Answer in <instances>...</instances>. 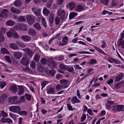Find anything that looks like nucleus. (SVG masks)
Instances as JSON below:
<instances>
[{
	"mask_svg": "<svg viewBox=\"0 0 124 124\" xmlns=\"http://www.w3.org/2000/svg\"><path fill=\"white\" fill-rule=\"evenodd\" d=\"M19 90L18 92V94L19 95H22L24 93V87L22 85H18Z\"/></svg>",
	"mask_w": 124,
	"mask_h": 124,
	"instance_id": "13",
	"label": "nucleus"
},
{
	"mask_svg": "<svg viewBox=\"0 0 124 124\" xmlns=\"http://www.w3.org/2000/svg\"><path fill=\"white\" fill-rule=\"evenodd\" d=\"M6 24L8 26H13L15 24V22L12 20H9L7 21L6 23Z\"/></svg>",
	"mask_w": 124,
	"mask_h": 124,
	"instance_id": "25",
	"label": "nucleus"
},
{
	"mask_svg": "<svg viewBox=\"0 0 124 124\" xmlns=\"http://www.w3.org/2000/svg\"><path fill=\"white\" fill-rule=\"evenodd\" d=\"M14 57L16 59H19L22 56V53L19 52H16L14 53Z\"/></svg>",
	"mask_w": 124,
	"mask_h": 124,
	"instance_id": "16",
	"label": "nucleus"
},
{
	"mask_svg": "<svg viewBox=\"0 0 124 124\" xmlns=\"http://www.w3.org/2000/svg\"><path fill=\"white\" fill-rule=\"evenodd\" d=\"M93 47L98 52L101 54L105 55H107V54L103 51L101 49L98 48V47L95 46H94Z\"/></svg>",
	"mask_w": 124,
	"mask_h": 124,
	"instance_id": "29",
	"label": "nucleus"
},
{
	"mask_svg": "<svg viewBox=\"0 0 124 124\" xmlns=\"http://www.w3.org/2000/svg\"><path fill=\"white\" fill-rule=\"evenodd\" d=\"M26 54L30 57L31 58L33 56V54L32 51L29 48H26L23 49Z\"/></svg>",
	"mask_w": 124,
	"mask_h": 124,
	"instance_id": "7",
	"label": "nucleus"
},
{
	"mask_svg": "<svg viewBox=\"0 0 124 124\" xmlns=\"http://www.w3.org/2000/svg\"><path fill=\"white\" fill-rule=\"evenodd\" d=\"M42 24L43 25L44 27L46 28L47 26L46 23L45 21L44 18H42L41 21Z\"/></svg>",
	"mask_w": 124,
	"mask_h": 124,
	"instance_id": "38",
	"label": "nucleus"
},
{
	"mask_svg": "<svg viewBox=\"0 0 124 124\" xmlns=\"http://www.w3.org/2000/svg\"><path fill=\"white\" fill-rule=\"evenodd\" d=\"M5 59L8 62H11L10 58L8 56H5Z\"/></svg>",
	"mask_w": 124,
	"mask_h": 124,
	"instance_id": "60",
	"label": "nucleus"
},
{
	"mask_svg": "<svg viewBox=\"0 0 124 124\" xmlns=\"http://www.w3.org/2000/svg\"><path fill=\"white\" fill-rule=\"evenodd\" d=\"M35 16L32 15L28 14L26 16L27 22L30 25H32L35 21Z\"/></svg>",
	"mask_w": 124,
	"mask_h": 124,
	"instance_id": "3",
	"label": "nucleus"
},
{
	"mask_svg": "<svg viewBox=\"0 0 124 124\" xmlns=\"http://www.w3.org/2000/svg\"><path fill=\"white\" fill-rule=\"evenodd\" d=\"M9 110L13 113H18L21 109L19 106H14L10 107L8 108Z\"/></svg>",
	"mask_w": 124,
	"mask_h": 124,
	"instance_id": "4",
	"label": "nucleus"
},
{
	"mask_svg": "<svg viewBox=\"0 0 124 124\" xmlns=\"http://www.w3.org/2000/svg\"><path fill=\"white\" fill-rule=\"evenodd\" d=\"M65 12L64 10H62L61 9H59L57 12V14L59 17H60L62 20H64L65 18Z\"/></svg>",
	"mask_w": 124,
	"mask_h": 124,
	"instance_id": "6",
	"label": "nucleus"
},
{
	"mask_svg": "<svg viewBox=\"0 0 124 124\" xmlns=\"http://www.w3.org/2000/svg\"><path fill=\"white\" fill-rule=\"evenodd\" d=\"M1 53L4 54H9V53L8 51L6 48L2 47L1 49Z\"/></svg>",
	"mask_w": 124,
	"mask_h": 124,
	"instance_id": "27",
	"label": "nucleus"
},
{
	"mask_svg": "<svg viewBox=\"0 0 124 124\" xmlns=\"http://www.w3.org/2000/svg\"><path fill=\"white\" fill-rule=\"evenodd\" d=\"M18 114L21 115L23 116H26L28 114L27 112L26 111L24 110L21 111V110L18 112Z\"/></svg>",
	"mask_w": 124,
	"mask_h": 124,
	"instance_id": "34",
	"label": "nucleus"
},
{
	"mask_svg": "<svg viewBox=\"0 0 124 124\" xmlns=\"http://www.w3.org/2000/svg\"><path fill=\"white\" fill-rule=\"evenodd\" d=\"M32 10L35 15L37 16H39L40 15L41 10L38 9L37 8H32Z\"/></svg>",
	"mask_w": 124,
	"mask_h": 124,
	"instance_id": "11",
	"label": "nucleus"
},
{
	"mask_svg": "<svg viewBox=\"0 0 124 124\" xmlns=\"http://www.w3.org/2000/svg\"><path fill=\"white\" fill-rule=\"evenodd\" d=\"M123 74L121 73L120 74L118 75L115 78V81L116 82H117L121 80L123 77Z\"/></svg>",
	"mask_w": 124,
	"mask_h": 124,
	"instance_id": "20",
	"label": "nucleus"
},
{
	"mask_svg": "<svg viewBox=\"0 0 124 124\" xmlns=\"http://www.w3.org/2000/svg\"><path fill=\"white\" fill-rule=\"evenodd\" d=\"M22 2L20 0H16L13 3V5L17 7L20 6L22 4Z\"/></svg>",
	"mask_w": 124,
	"mask_h": 124,
	"instance_id": "28",
	"label": "nucleus"
},
{
	"mask_svg": "<svg viewBox=\"0 0 124 124\" xmlns=\"http://www.w3.org/2000/svg\"><path fill=\"white\" fill-rule=\"evenodd\" d=\"M1 114L3 117H6L8 116V114L3 111H1Z\"/></svg>",
	"mask_w": 124,
	"mask_h": 124,
	"instance_id": "56",
	"label": "nucleus"
},
{
	"mask_svg": "<svg viewBox=\"0 0 124 124\" xmlns=\"http://www.w3.org/2000/svg\"><path fill=\"white\" fill-rule=\"evenodd\" d=\"M62 88H63V86L60 84H59L56 85V89L58 90H60Z\"/></svg>",
	"mask_w": 124,
	"mask_h": 124,
	"instance_id": "54",
	"label": "nucleus"
},
{
	"mask_svg": "<svg viewBox=\"0 0 124 124\" xmlns=\"http://www.w3.org/2000/svg\"><path fill=\"white\" fill-rule=\"evenodd\" d=\"M76 6V4L73 2L69 3L66 6L70 10L73 9Z\"/></svg>",
	"mask_w": 124,
	"mask_h": 124,
	"instance_id": "15",
	"label": "nucleus"
},
{
	"mask_svg": "<svg viewBox=\"0 0 124 124\" xmlns=\"http://www.w3.org/2000/svg\"><path fill=\"white\" fill-rule=\"evenodd\" d=\"M23 70L24 72H30L31 70L29 68V67H28L27 66H26V67L25 68H23Z\"/></svg>",
	"mask_w": 124,
	"mask_h": 124,
	"instance_id": "53",
	"label": "nucleus"
},
{
	"mask_svg": "<svg viewBox=\"0 0 124 124\" xmlns=\"http://www.w3.org/2000/svg\"><path fill=\"white\" fill-rule=\"evenodd\" d=\"M84 9V7L81 5H78L77 7L76 10L78 12H80Z\"/></svg>",
	"mask_w": 124,
	"mask_h": 124,
	"instance_id": "31",
	"label": "nucleus"
},
{
	"mask_svg": "<svg viewBox=\"0 0 124 124\" xmlns=\"http://www.w3.org/2000/svg\"><path fill=\"white\" fill-rule=\"evenodd\" d=\"M48 66L51 69H54L57 65L55 61L53 59H49L47 61Z\"/></svg>",
	"mask_w": 124,
	"mask_h": 124,
	"instance_id": "5",
	"label": "nucleus"
},
{
	"mask_svg": "<svg viewBox=\"0 0 124 124\" xmlns=\"http://www.w3.org/2000/svg\"><path fill=\"white\" fill-rule=\"evenodd\" d=\"M9 90L12 93H16L18 90L17 86L16 85H14L11 86L9 88Z\"/></svg>",
	"mask_w": 124,
	"mask_h": 124,
	"instance_id": "14",
	"label": "nucleus"
},
{
	"mask_svg": "<svg viewBox=\"0 0 124 124\" xmlns=\"http://www.w3.org/2000/svg\"><path fill=\"white\" fill-rule=\"evenodd\" d=\"M25 96L26 99L28 101L31 100L32 95L27 93H26L25 94Z\"/></svg>",
	"mask_w": 124,
	"mask_h": 124,
	"instance_id": "32",
	"label": "nucleus"
},
{
	"mask_svg": "<svg viewBox=\"0 0 124 124\" xmlns=\"http://www.w3.org/2000/svg\"><path fill=\"white\" fill-rule=\"evenodd\" d=\"M86 116L85 114H83L82 116L81 122H83L86 119Z\"/></svg>",
	"mask_w": 124,
	"mask_h": 124,
	"instance_id": "55",
	"label": "nucleus"
},
{
	"mask_svg": "<svg viewBox=\"0 0 124 124\" xmlns=\"http://www.w3.org/2000/svg\"><path fill=\"white\" fill-rule=\"evenodd\" d=\"M36 33L35 31L33 29H30L28 31V34L29 35L34 36L36 35Z\"/></svg>",
	"mask_w": 124,
	"mask_h": 124,
	"instance_id": "23",
	"label": "nucleus"
},
{
	"mask_svg": "<svg viewBox=\"0 0 124 124\" xmlns=\"http://www.w3.org/2000/svg\"><path fill=\"white\" fill-rule=\"evenodd\" d=\"M7 84V82L5 81L0 82V87L1 89L3 88Z\"/></svg>",
	"mask_w": 124,
	"mask_h": 124,
	"instance_id": "35",
	"label": "nucleus"
},
{
	"mask_svg": "<svg viewBox=\"0 0 124 124\" xmlns=\"http://www.w3.org/2000/svg\"><path fill=\"white\" fill-rule=\"evenodd\" d=\"M49 82L48 81H45L41 83L42 86L41 90L45 86L46 84H48Z\"/></svg>",
	"mask_w": 124,
	"mask_h": 124,
	"instance_id": "46",
	"label": "nucleus"
},
{
	"mask_svg": "<svg viewBox=\"0 0 124 124\" xmlns=\"http://www.w3.org/2000/svg\"><path fill=\"white\" fill-rule=\"evenodd\" d=\"M66 70L69 72H74V69L71 66L69 67L67 66Z\"/></svg>",
	"mask_w": 124,
	"mask_h": 124,
	"instance_id": "37",
	"label": "nucleus"
},
{
	"mask_svg": "<svg viewBox=\"0 0 124 124\" xmlns=\"http://www.w3.org/2000/svg\"><path fill=\"white\" fill-rule=\"evenodd\" d=\"M15 29L18 31H27V26L25 24H20L14 27Z\"/></svg>",
	"mask_w": 124,
	"mask_h": 124,
	"instance_id": "2",
	"label": "nucleus"
},
{
	"mask_svg": "<svg viewBox=\"0 0 124 124\" xmlns=\"http://www.w3.org/2000/svg\"><path fill=\"white\" fill-rule=\"evenodd\" d=\"M36 63L33 61L31 62L30 63V66L32 69H34L35 68Z\"/></svg>",
	"mask_w": 124,
	"mask_h": 124,
	"instance_id": "49",
	"label": "nucleus"
},
{
	"mask_svg": "<svg viewBox=\"0 0 124 124\" xmlns=\"http://www.w3.org/2000/svg\"><path fill=\"white\" fill-rule=\"evenodd\" d=\"M34 28L36 30L39 31L41 30V27L40 24L38 23H36L33 25Z\"/></svg>",
	"mask_w": 124,
	"mask_h": 124,
	"instance_id": "19",
	"label": "nucleus"
},
{
	"mask_svg": "<svg viewBox=\"0 0 124 124\" xmlns=\"http://www.w3.org/2000/svg\"><path fill=\"white\" fill-rule=\"evenodd\" d=\"M40 57L39 55L36 54L34 56V60L36 62H38L39 61Z\"/></svg>",
	"mask_w": 124,
	"mask_h": 124,
	"instance_id": "36",
	"label": "nucleus"
},
{
	"mask_svg": "<svg viewBox=\"0 0 124 124\" xmlns=\"http://www.w3.org/2000/svg\"><path fill=\"white\" fill-rule=\"evenodd\" d=\"M61 34L60 33L57 34L55 36V38L58 39H61L62 38V37L60 36V35Z\"/></svg>",
	"mask_w": 124,
	"mask_h": 124,
	"instance_id": "61",
	"label": "nucleus"
},
{
	"mask_svg": "<svg viewBox=\"0 0 124 124\" xmlns=\"http://www.w3.org/2000/svg\"><path fill=\"white\" fill-rule=\"evenodd\" d=\"M18 20L20 22L25 21L26 20V18L25 16H20L18 17Z\"/></svg>",
	"mask_w": 124,
	"mask_h": 124,
	"instance_id": "33",
	"label": "nucleus"
},
{
	"mask_svg": "<svg viewBox=\"0 0 124 124\" xmlns=\"http://www.w3.org/2000/svg\"><path fill=\"white\" fill-rule=\"evenodd\" d=\"M118 2L116 0H112L111 5L112 7L115 6L117 4Z\"/></svg>",
	"mask_w": 124,
	"mask_h": 124,
	"instance_id": "50",
	"label": "nucleus"
},
{
	"mask_svg": "<svg viewBox=\"0 0 124 124\" xmlns=\"http://www.w3.org/2000/svg\"><path fill=\"white\" fill-rule=\"evenodd\" d=\"M47 74L48 76H50L51 77H54V76L56 72L54 70H46Z\"/></svg>",
	"mask_w": 124,
	"mask_h": 124,
	"instance_id": "12",
	"label": "nucleus"
},
{
	"mask_svg": "<svg viewBox=\"0 0 124 124\" xmlns=\"http://www.w3.org/2000/svg\"><path fill=\"white\" fill-rule=\"evenodd\" d=\"M47 93L48 94L50 93L53 94L55 93V88L52 87H50L47 90Z\"/></svg>",
	"mask_w": 124,
	"mask_h": 124,
	"instance_id": "18",
	"label": "nucleus"
},
{
	"mask_svg": "<svg viewBox=\"0 0 124 124\" xmlns=\"http://www.w3.org/2000/svg\"><path fill=\"white\" fill-rule=\"evenodd\" d=\"M21 39L25 42H28L30 41L31 38L27 35H22L21 37Z\"/></svg>",
	"mask_w": 124,
	"mask_h": 124,
	"instance_id": "17",
	"label": "nucleus"
},
{
	"mask_svg": "<svg viewBox=\"0 0 124 124\" xmlns=\"http://www.w3.org/2000/svg\"><path fill=\"white\" fill-rule=\"evenodd\" d=\"M78 14L75 12H72L70 14L69 17L70 19H72L74 17L77 16Z\"/></svg>",
	"mask_w": 124,
	"mask_h": 124,
	"instance_id": "30",
	"label": "nucleus"
},
{
	"mask_svg": "<svg viewBox=\"0 0 124 124\" xmlns=\"http://www.w3.org/2000/svg\"><path fill=\"white\" fill-rule=\"evenodd\" d=\"M5 40L4 36L2 33L0 32V42H3Z\"/></svg>",
	"mask_w": 124,
	"mask_h": 124,
	"instance_id": "52",
	"label": "nucleus"
},
{
	"mask_svg": "<svg viewBox=\"0 0 124 124\" xmlns=\"http://www.w3.org/2000/svg\"><path fill=\"white\" fill-rule=\"evenodd\" d=\"M40 62L43 65H45L47 62V61L46 60L45 58H42L41 59Z\"/></svg>",
	"mask_w": 124,
	"mask_h": 124,
	"instance_id": "45",
	"label": "nucleus"
},
{
	"mask_svg": "<svg viewBox=\"0 0 124 124\" xmlns=\"http://www.w3.org/2000/svg\"><path fill=\"white\" fill-rule=\"evenodd\" d=\"M14 31H8L7 32V35L8 37L11 38L13 36Z\"/></svg>",
	"mask_w": 124,
	"mask_h": 124,
	"instance_id": "42",
	"label": "nucleus"
},
{
	"mask_svg": "<svg viewBox=\"0 0 124 124\" xmlns=\"http://www.w3.org/2000/svg\"><path fill=\"white\" fill-rule=\"evenodd\" d=\"M11 10L13 13L15 14H18L20 12V10L15 8L13 7H12L11 8Z\"/></svg>",
	"mask_w": 124,
	"mask_h": 124,
	"instance_id": "26",
	"label": "nucleus"
},
{
	"mask_svg": "<svg viewBox=\"0 0 124 124\" xmlns=\"http://www.w3.org/2000/svg\"><path fill=\"white\" fill-rule=\"evenodd\" d=\"M111 60L116 64H120L121 62L117 60L114 58H111Z\"/></svg>",
	"mask_w": 124,
	"mask_h": 124,
	"instance_id": "57",
	"label": "nucleus"
},
{
	"mask_svg": "<svg viewBox=\"0 0 124 124\" xmlns=\"http://www.w3.org/2000/svg\"><path fill=\"white\" fill-rule=\"evenodd\" d=\"M97 62V61L95 59H92L89 62V64L91 65H94Z\"/></svg>",
	"mask_w": 124,
	"mask_h": 124,
	"instance_id": "47",
	"label": "nucleus"
},
{
	"mask_svg": "<svg viewBox=\"0 0 124 124\" xmlns=\"http://www.w3.org/2000/svg\"><path fill=\"white\" fill-rule=\"evenodd\" d=\"M87 112L90 116H92L94 115L92 112V110L91 109H88L87 110Z\"/></svg>",
	"mask_w": 124,
	"mask_h": 124,
	"instance_id": "59",
	"label": "nucleus"
},
{
	"mask_svg": "<svg viewBox=\"0 0 124 124\" xmlns=\"http://www.w3.org/2000/svg\"><path fill=\"white\" fill-rule=\"evenodd\" d=\"M29 61L30 59H28L27 58L23 57L22 59L20 62L22 64L27 66L29 63Z\"/></svg>",
	"mask_w": 124,
	"mask_h": 124,
	"instance_id": "8",
	"label": "nucleus"
},
{
	"mask_svg": "<svg viewBox=\"0 0 124 124\" xmlns=\"http://www.w3.org/2000/svg\"><path fill=\"white\" fill-rule=\"evenodd\" d=\"M100 1L102 4L107 6L109 3V0H100Z\"/></svg>",
	"mask_w": 124,
	"mask_h": 124,
	"instance_id": "44",
	"label": "nucleus"
},
{
	"mask_svg": "<svg viewBox=\"0 0 124 124\" xmlns=\"http://www.w3.org/2000/svg\"><path fill=\"white\" fill-rule=\"evenodd\" d=\"M101 43L102 44L101 46V47L102 48L105 47V46L106 44V43L104 40H103L101 41Z\"/></svg>",
	"mask_w": 124,
	"mask_h": 124,
	"instance_id": "63",
	"label": "nucleus"
},
{
	"mask_svg": "<svg viewBox=\"0 0 124 124\" xmlns=\"http://www.w3.org/2000/svg\"><path fill=\"white\" fill-rule=\"evenodd\" d=\"M9 47L10 48L12 49L16 50L18 49V47L16 46L15 43H11L9 44Z\"/></svg>",
	"mask_w": 124,
	"mask_h": 124,
	"instance_id": "24",
	"label": "nucleus"
},
{
	"mask_svg": "<svg viewBox=\"0 0 124 124\" xmlns=\"http://www.w3.org/2000/svg\"><path fill=\"white\" fill-rule=\"evenodd\" d=\"M124 106L122 105H118L116 107V109L118 112H120L122 110Z\"/></svg>",
	"mask_w": 124,
	"mask_h": 124,
	"instance_id": "39",
	"label": "nucleus"
},
{
	"mask_svg": "<svg viewBox=\"0 0 124 124\" xmlns=\"http://www.w3.org/2000/svg\"><path fill=\"white\" fill-rule=\"evenodd\" d=\"M49 11L46 9V8H45L43 9V13L45 16H48L49 13Z\"/></svg>",
	"mask_w": 124,
	"mask_h": 124,
	"instance_id": "40",
	"label": "nucleus"
},
{
	"mask_svg": "<svg viewBox=\"0 0 124 124\" xmlns=\"http://www.w3.org/2000/svg\"><path fill=\"white\" fill-rule=\"evenodd\" d=\"M60 18L58 17H56L55 18V24L56 25H58L59 23L60 22Z\"/></svg>",
	"mask_w": 124,
	"mask_h": 124,
	"instance_id": "48",
	"label": "nucleus"
},
{
	"mask_svg": "<svg viewBox=\"0 0 124 124\" xmlns=\"http://www.w3.org/2000/svg\"><path fill=\"white\" fill-rule=\"evenodd\" d=\"M13 37L16 39H18L19 38V36L17 33L15 31H14L13 34Z\"/></svg>",
	"mask_w": 124,
	"mask_h": 124,
	"instance_id": "51",
	"label": "nucleus"
},
{
	"mask_svg": "<svg viewBox=\"0 0 124 124\" xmlns=\"http://www.w3.org/2000/svg\"><path fill=\"white\" fill-rule=\"evenodd\" d=\"M5 117H2L0 120V122L1 123H6V118H5Z\"/></svg>",
	"mask_w": 124,
	"mask_h": 124,
	"instance_id": "64",
	"label": "nucleus"
},
{
	"mask_svg": "<svg viewBox=\"0 0 124 124\" xmlns=\"http://www.w3.org/2000/svg\"><path fill=\"white\" fill-rule=\"evenodd\" d=\"M68 80H66L63 79H62L60 80V83L61 84H63L62 85L63 86V89L67 88L68 87L67 85L68 83Z\"/></svg>",
	"mask_w": 124,
	"mask_h": 124,
	"instance_id": "10",
	"label": "nucleus"
},
{
	"mask_svg": "<svg viewBox=\"0 0 124 124\" xmlns=\"http://www.w3.org/2000/svg\"><path fill=\"white\" fill-rule=\"evenodd\" d=\"M48 17L49 18V22H51V23L53 22L54 20V16L53 14H51Z\"/></svg>",
	"mask_w": 124,
	"mask_h": 124,
	"instance_id": "41",
	"label": "nucleus"
},
{
	"mask_svg": "<svg viewBox=\"0 0 124 124\" xmlns=\"http://www.w3.org/2000/svg\"><path fill=\"white\" fill-rule=\"evenodd\" d=\"M67 66L64 65L63 63L60 64L59 67L61 69L63 70H66Z\"/></svg>",
	"mask_w": 124,
	"mask_h": 124,
	"instance_id": "43",
	"label": "nucleus"
},
{
	"mask_svg": "<svg viewBox=\"0 0 124 124\" xmlns=\"http://www.w3.org/2000/svg\"><path fill=\"white\" fill-rule=\"evenodd\" d=\"M18 99L16 96L11 97L8 99V103L12 104H18L20 102L19 101H17Z\"/></svg>",
	"mask_w": 124,
	"mask_h": 124,
	"instance_id": "1",
	"label": "nucleus"
},
{
	"mask_svg": "<svg viewBox=\"0 0 124 124\" xmlns=\"http://www.w3.org/2000/svg\"><path fill=\"white\" fill-rule=\"evenodd\" d=\"M8 13V10L6 9H4L0 14V16L2 18H6L8 17L7 15Z\"/></svg>",
	"mask_w": 124,
	"mask_h": 124,
	"instance_id": "9",
	"label": "nucleus"
},
{
	"mask_svg": "<svg viewBox=\"0 0 124 124\" xmlns=\"http://www.w3.org/2000/svg\"><path fill=\"white\" fill-rule=\"evenodd\" d=\"M13 121L12 120L9 118H6V123H8L9 124H11Z\"/></svg>",
	"mask_w": 124,
	"mask_h": 124,
	"instance_id": "58",
	"label": "nucleus"
},
{
	"mask_svg": "<svg viewBox=\"0 0 124 124\" xmlns=\"http://www.w3.org/2000/svg\"><path fill=\"white\" fill-rule=\"evenodd\" d=\"M67 106L68 109L70 110H73V109L72 108V106L69 104H67Z\"/></svg>",
	"mask_w": 124,
	"mask_h": 124,
	"instance_id": "62",
	"label": "nucleus"
},
{
	"mask_svg": "<svg viewBox=\"0 0 124 124\" xmlns=\"http://www.w3.org/2000/svg\"><path fill=\"white\" fill-rule=\"evenodd\" d=\"M7 97L5 94L2 95L0 98V103L4 104L5 101Z\"/></svg>",
	"mask_w": 124,
	"mask_h": 124,
	"instance_id": "21",
	"label": "nucleus"
},
{
	"mask_svg": "<svg viewBox=\"0 0 124 124\" xmlns=\"http://www.w3.org/2000/svg\"><path fill=\"white\" fill-rule=\"evenodd\" d=\"M71 101L73 104L76 103H79L80 102V101L77 98L76 96H74L72 98Z\"/></svg>",
	"mask_w": 124,
	"mask_h": 124,
	"instance_id": "22",
	"label": "nucleus"
}]
</instances>
